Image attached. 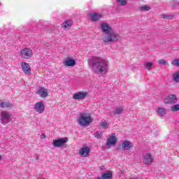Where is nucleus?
Instances as JSON below:
<instances>
[{
    "mask_svg": "<svg viewBox=\"0 0 179 179\" xmlns=\"http://www.w3.org/2000/svg\"><path fill=\"white\" fill-rule=\"evenodd\" d=\"M108 62L96 59L92 65V72L94 73H108Z\"/></svg>",
    "mask_w": 179,
    "mask_h": 179,
    "instance_id": "f257e3e1",
    "label": "nucleus"
},
{
    "mask_svg": "<svg viewBox=\"0 0 179 179\" xmlns=\"http://www.w3.org/2000/svg\"><path fill=\"white\" fill-rule=\"evenodd\" d=\"M93 122V118L89 113H86L83 112L80 113L78 117V124L81 127H87V125H90Z\"/></svg>",
    "mask_w": 179,
    "mask_h": 179,
    "instance_id": "f03ea898",
    "label": "nucleus"
},
{
    "mask_svg": "<svg viewBox=\"0 0 179 179\" xmlns=\"http://www.w3.org/2000/svg\"><path fill=\"white\" fill-rule=\"evenodd\" d=\"M120 40V36L115 32H108L103 37V41L105 44H108L110 43H115Z\"/></svg>",
    "mask_w": 179,
    "mask_h": 179,
    "instance_id": "7ed1b4c3",
    "label": "nucleus"
},
{
    "mask_svg": "<svg viewBox=\"0 0 179 179\" xmlns=\"http://www.w3.org/2000/svg\"><path fill=\"white\" fill-rule=\"evenodd\" d=\"M21 57L24 59H29L33 57V50L29 48H26L21 50Z\"/></svg>",
    "mask_w": 179,
    "mask_h": 179,
    "instance_id": "20e7f679",
    "label": "nucleus"
},
{
    "mask_svg": "<svg viewBox=\"0 0 179 179\" xmlns=\"http://www.w3.org/2000/svg\"><path fill=\"white\" fill-rule=\"evenodd\" d=\"M68 142V138H62L53 141L52 145L55 148H62L65 143Z\"/></svg>",
    "mask_w": 179,
    "mask_h": 179,
    "instance_id": "39448f33",
    "label": "nucleus"
},
{
    "mask_svg": "<svg viewBox=\"0 0 179 179\" xmlns=\"http://www.w3.org/2000/svg\"><path fill=\"white\" fill-rule=\"evenodd\" d=\"M0 117L1 121H6V122H9L10 118H12V113L8 111L3 110L0 113Z\"/></svg>",
    "mask_w": 179,
    "mask_h": 179,
    "instance_id": "423d86ee",
    "label": "nucleus"
},
{
    "mask_svg": "<svg viewBox=\"0 0 179 179\" xmlns=\"http://www.w3.org/2000/svg\"><path fill=\"white\" fill-rule=\"evenodd\" d=\"M89 96V94L86 92H78L73 95V99L74 100H83Z\"/></svg>",
    "mask_w": 179,
    "mask_h": 179,
    "instance_id": "0eeeda50",
    "label": "nucleus"
},
{
    "mask_svg": "<svg viewBox=\"0 0 179 179\" xmlns=\"http://www.w3.org/2000/svg\"><path fill=\"white\" fill-rule=\"evenodd\" d=\"M134 148V144L129 141H125L122 143V145H119L117 149L120 150L121 149H124V150H129Z\"/></svg>",
    "mask_w": 179,
    "mask_h": 179,
    "instance_id": "6e6552de",
    "label": "nucleus"
},
{
    "mask_svg": "<svg viewBox=\"0 0 179 179\" xmlns=\"http://www.w3.org/2000/svg\"><path fill=\"white\" fill-rule=\"evenodd\" d=\"M21 68L25 75H31V67H30L28 63L24 62H21Z\"/></svg>",
    "mask_w": 179,
    "mask_h": 179,
    "instance_id": "1a4fd4ad",
    "label": "nucleus"
},
{
    "mask_svg": "<svg viewBox=\"0 0 179 179\" xmlns=\"http://www.w3.org/2000/svg\"><path fill=\"white\" fill-rule=\"evenodd\" d=\"M178 100L177 96L174 94H171L165 98L164 103L165 104H176Z\"/></svg>",
    "mask_w": 179,
    "mask_h": 179,
    "instance_id": "9d476101",
    "label": "nucleus"
},
{
    "mask_svg": "<svg viewBox=\"0 0 179 179\" xmlns=\"http://www.w3.org/2000/svg\"><path fill=\"white\" fill-rule=\"evenodd\" d=\"M34 108L36 113L42 114V113H44V110H45V106L44 105L43 101L36 102L35 103Z\"/></svg>",
    "mask_w": 179,
    "mask_h": 179,
    "instance_id": "9b49d317",
    "label": "nucleus"
},
{
    "mask_svg": "<svg viewBox=\"0 0 179 179\" xmlns=\"http://www.w3.org/2000/svg\"><path fill=\"white\" fill-rule=\"evenodd\" d=\"M90 153V148L88 146L84 145L82 148L80 149L79 155L82 157H87Z\"/></svg>",
    "mask_w": 179,
    "mask_h": 179,
    "instance_id": "f8f14e48",
    "label": "nucleus"
},
{
    "mask_svg": "<svg viewBox=\"0 0 179 179\" xmlns=\"http://www.w3.org/2000/svg\"><path fill=\"white\" fill-rule=\"evenodd\" d=\"M143 162L145 164H152L153 163V156L152 154H145L143 157Z\"/></svg>",
    "mask_w": 179,
    "mask_h": 179,
    "instance_id": "ddd939ff",
    "label": "nucleus"
},
{
    "mask_svg": "<svg viewBox=\"0 0 179 179\" xmlns=\"http://www.w3.org/2000/svg\"><path fill=\"white\" fill-rule=\"evenodd\" d=\"M64 66H75L76 65V61L73 59L68 57L66 60L63 62Z\"/></svg>",
    "mask_w": 179,
    "mask_h": 179,
    "instance_id": "4468645a",
    "label": "nucleus"
},
{
    "mask_svg": "<svg viewBox=\"0 0 179 179\" xmlns=\"http://www.w3.org/2000/svg\"><path fill=\"white\" fill-rule=\"evenodd\" d=\"M36 94H39L40 97L43 99L48 96V91L44 87L39 88Z\"/></svg>",
    "mask_w": 179,
    "mask_h": 179,
    "instance_id": "2eb2a0df",
    "label": "nucleus"
},
{
    "mask_svg": "<svg viewBox=\"0 0 179 179\" xmlns=\"http://www.w3.org/2000/svg\"><path fill=\"white\" fill-rule=\"evenodd\" d=\"M101 29L105 34H107L110 32H111V27L106 22H103L101 24Z\"/></svg>",
    "mask_w": 179,
    "mask_h": 179,
    "instance_id": "dca6fc26",
    "label": "nucleus"
},
{
    "mask_svg": "<svg viewBox=\"0 0 179 179\" xmlns=\"http://www.w3.org/2000/svg\"><path fill=\"white\" fill-rule=\"evenodd\" d=\"M90 16L92 22H99L103 15L100 13H90Z\"/></svg>",
    "mask_w": 179,
    "mask_h": 179,
    "instance_id": "f3484780",
    "label": "nucleus"
},
{
    "mask_svg": "<svg viewBox=\"0 0 179 179\" xmlns=\"http://www.w3.org/2000/svg\"><path fill=\"white\" fill-rule=\"evenodd\" d=\"M117 143V137L115 136H110L106 142V146L113 145Z\"/></svg>",
    "mask_w": 179,
    "mask_h": 179,
    "instance_id": "a211bd4d",
    "label": "nucleus"
},
{
    "mask_svg": "<svg viewBox=\"0 0 179 179\" xmlns=\"http://www.w3.org/2000/svg\"><path fill=\"white\" fill-rule=\"evenodd\" d=\"M72 26V22L69 20H66L62 24V27L65 30H69Z\"/></svg>",
    "mask_w": 179,
    "mask_h": 179,
    "instance_id": "6ab92c4d",
    "label": "nucleus"
},
{
    "mask_svg": "<svg viewBox=\"0 0 179 179\" xmlns=\"http://www.w3.org/2000/svg\"><path fill=\"white\" fill-rule=\"evenodd\" d=\"M0 107L1 108H12V107H13V105L9 102H3L2 101H0Z\"/></svg>",
    "mask_w": 179,
    "mask_h": 179,
    "instance_id": "aec40b11",
    "label": "nucleus"
},
{
    "mask_svg": "<svg viewBox=\"0 0 179 179\" xmlns=\"http://www.w3.org/2000/svg\"><path fill=\"white\" fill-rule=\"evenodd\" d=\"M112 178H113V173L108 172L103 174L101 177H99L97 179H112Z\"/></svg>",
    "mask_w": 179,
    "mask_h": 179,
    "instance_id": "412c9836",
    "label": "nucleus"
},
{
    "mask_svg": "<svg viewBox=\"0 0 179 179\" xmlns=\"http://www.w3.org/2000/svg\"><path fill=\"white\" fill-rule=\"evenodd\" d=\"M172 80L176 82V83H179V71H176L172 75Z\"/></svg>",
    "mask_w": 179,
    "mask_h": 179,
    "instance_id": "4be33fe9",
    "label": "nucleus"
},
{
    "mask_svg": "<svg viewBox=\"0 0 179 179\" xmlns=\"http://www.w3.org/2000/svg\"><path fill=\"white\" fill-rule=\"evenodd\" d=\"M157 113L159 117H163L166 115V109L164 108H159L157 110Z\"/></svg>",
    "mask_w": 179,
    "mask_h": 179,
    "instance_id": "5701e85b",
    "label": "nucleus"
},
{
    "mask_svg": "<svg viewBox=\"0 0 179 179\" xmlns=\"http://www.w3.org/2000/svg\"><path fill=\"white\" fill-rule=\"evenodd\" d=\"M124 113V108L123 107H117L114 111V114L115 115H120V114H122Z\"/></svg>",
    "mask_w": 179,
    "mask_h": 179,
    "instance_id": "b1692460",
    "label": "nucleus"
},
{
    "mask_svg": "<svg viewBox=\"0 0 179 179\" xmlns=\"http://www.w3.org/2000/svg\"><path fill=\"white\" fill-rule=\"evenodd\" d=\"M161 17H162V19L173 20V19H174L175 16H174V15L162 14Z\"/></svg>",
    "mask_w": 179,
    "mask_h": 179,
    "instance_id": "393cba45",
    "label": "nucleus"
},
{
    "mask_svg": "<svg viewBox=\"0 0 179 179\" xmlns=\"http://www.w3.org/2000/svg\"><path fill=\"white\" fill-rule=\"evenodd\" d=\"M171 111H173V113H176V112H177V111H179V104L173 105V106H171Z\"/></svg>",
    "mask_w": 179,
    "mask_h": 179,
    "instance_id": "a878e982",
    "label": "nucleus"
},
{
    "mask_svg": "<svg viewBox=\"0 0 179 179\" xmlns=\"http://www.w3.org/2000/svg\"><path fill=\"white\" fill-rule=\"evenodd\" d=\"M100 127L101 129H106V128H108V123L107 122H102Z\"/></svg>",
    "mask_w": 179,
    "mask_h": 179,
    "instance_id": "bb28decb",
    "label": "nucleus"
},
{
    "mask_svg": "<svg viewBox=\"0 0 179 179\" xmlns=\"http://www.w3.org/2000/svg\"><path fill=\"white\" fill-rule=\"evenodd\" d=\"M117 2L120 3V5H122V6H125L128 3V1L127 0H117Z\"/></svg>",
    "mask_w": 179,
    "mask_h": 179,
    "instance_id": "cd10ccee",
    "label": "nucleus"
},
{
    "mask_svg": "<svg viewBox=\"0 0 179 179\" xmlns=\"http://www.w3.org/2000/svg\"><path fill=\"white\" fill-rule=\"evenodd\" d=\"M171 65H173V66H179V59H174L171 62Z\"/></svg>",
    "mask_w": 179,
    "mask_h": 179,
    "instance_id": "c85d7f7f",
    "label": "nucleus"
},
{
    "mask_svg": "<svg viewBox=\"0 0 179 179\" xmlns=\"http://www.w3.org/2000/svg\"><path fill=\"white\" fill-rule=\"evenodd\" d=\"M95 138L100 139L103 136V134L101 131H96L94 134Z\"/></svg>",
    "mask_w": 179,
    "mask_h": 179,
    "instance_id": "c756f323",
    "label": "nucleus"
},
{
    "mask_svg": "<svg viewBox=\"0 0 179 179\" xmlns=\"http://www.w3.org/2000/svg\"><path fill=\"white\" fill-rule=\"evenodd\" d=\"M153 66V64L150 62H147L145 64V68L148 70L150 71L152 69V67Z\"/></svg>",
    "mask_w": 179,
    "mask_h": 179,
    "instance_id": "7c9ffc66",
    "label": "nucleus"
},
{
    "mask_svg": "<svg viewBox=\"0 0 179 179\" xmlns=\"http://www.w3.org/2000/svg\"><path fill=\"white\" fill-rule=\"evenodd\" d=\"M159 64H160L161 65H166V64H169V62L164 61V59H160L159 60Z\"/></svg>",
    "mask_w": 179,
    "mask_h": 179,
    "instance_id": "2f4dec72",
    "label": "nucleus"
},
{
    "mask_svg": "<svg viewBox=\"0 0 179 179\" xmlns=\"http://www.w3.org/2000/svg\"><path fill=\"white\" fill-rule=\"evenodd\" d=\"M150 9V7L148 6H144L141 7V10H149Z\"/></svg>",
    "mask_w": 179,
    "mask_h": 179,
    "instance_id": "473e14b6",
    "label": "nucleus"
},
{
    "mask_svg": "<svg viewBox=\"0 0 179 179\" xmlns=\"http://www.w3.org/2000/svg\"><path fill=\"white\" fill-rule=\"evenodd\" d=\"M45 138H47V136H45V134H42L41 135V139H45Z\"/></svg>",
    "mask_w": 179,
    "mask_h": 179,
    "instance_id": "72a5a7b5",
    "label": "nucleus"
},
{
    "mask_svg": "<svg viewBox=\"0 0 179 179\" xmlns=\"http://www.w3.org/2000/svg\"><path fill=\"white\" fill-rule=\"evenodd\" d=\"M1 159H2V156L0 155V160H1Z\"/></svg>",
    "mask_w": 179,
    "mask_h": 179,
    "instance_id": "f704fd0d",
    "label": "nucleus"
},
{
    "mask_svg": "<svg viewBox=\"0 0 179 179\" xmlns=\"http://www.w3.org/2000/svg\"><path fill=\"white\" fill-rule=\"evenodd\" d=\"M0 61H1V57H0Z\"/></svg>",
    "mask_w": 179,
    "mask_h": 179,
    "instance_id": "c9c22d12",
    "label": "nucleus"
}]
</instances>
